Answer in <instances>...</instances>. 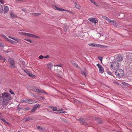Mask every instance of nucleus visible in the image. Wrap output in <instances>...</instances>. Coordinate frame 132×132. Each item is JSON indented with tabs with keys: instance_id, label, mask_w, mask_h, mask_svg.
Returning a JSON list of instances; mask_svg holds the SVG:
<instances>
[{
	"instance_id": "47",
	"label": "nucleus",
	"mask_w": 132,
	"mask_h": 132,
	"mask_svg": "<svg viewBox=\"0 0 132 132\" xmlns=\"http://www.w3.org/2000/svg\"><path fill=\"white\" fill-rule=\"evenodd\" d=\"M98 59L101 61V62H102V58L101 56H98Z\"/></svg>"
},
{
	"instance_id": "43",
	"label": "nucleus",
	"mask_w": 132,
	"mask_h": 132,
	"mask_svg": "<svg viewBox=\"0 0 132 132\" xmlns=\"http://www.w3.org/2000/svg\"><path fill=\"white\" fill-rule=\"evenodd\" d=\"M27 33H26V32H22L21 33V34L22 35L27 36Z\"/></svg>"
},
{
	"instance_id": "59",
	"label": "nucleus",
	"mask_w": 132,
	"mask_h": 132,
	"mask_svg": "<svg viewBox=\"0 0 132 132\" xmlns=\"http://www.w3.org/2000/svg\"><path fill=\"white\" fill-rule=\"evenodd\" d=\"M83 125H84L85 126H87L88 125V124L86 123L85 121V122L84 123Z\"/></svg>"
},
{
	"instance_id": "50",
	"label": "nucleus",
	"mask_w": 132,
	"mask_h": 132,
	"mask_svg": "<svg viewBox=\"0 0 132 132\" xmlns=\"http://www.w3.org/2000/svg\"><path fill=\"white\" fill-rule=\"evenodd\" d=\"M97 66L98 67V68L102 67L101 65L99 63H98L97 64Z\"/></svg>"
},
{
	"instance_id": "29",
	"label": "nucleus",
	"mask_w": 132,
	"mask_h": 132,
	"mask_svg": "<svg viewBox=\"0 0 132 132\" xmlns=\"http://www.w3.org/2000/svg\"><path fill=\"white\" fill-rule=\"evenodd\" d=\"M98 47H101V48H104L105 47V46L103 45H101L99 44H98Z\"/></svg>"
},
{
	"instance_id": "63",
	"label": "nucleus",
	"mask_w": 132,
	"mask_h": 132,
	"mask_svg": "<svg viewBox=\"0 0 132 132\" xmlns=\"http://www.w3.org/2000/svg\"><path fill=\"white\" fill-rule=\"evenodd\" d=\"M56 74H57V76H58V77H60V78H61V77H60V75H59V74H58L57 73H56Z\"/></svg>"
},
{
	"instance_id": "3",
	"label": "nucleus",
	"mask_w": 132,
	"mask_h": 132,
	"mask_svg": "<svg viewBox=\"0 0 132 132\" xmlns=\"http://www.w3.org/2000/svg\"><path fill=\"white\" fill-rule=\"evenodd\" d=\"M2 96L3 98L5 100H7L8 99L10 100L11 98L10 95L6 92L3 93L2 94Z\"/></svg>"
},
{
	"instance_id": "35",
	"label": "nucleus",
	"mask_w": 132,
	"mask_h": 132,
	"mask_svg": "<svg viewBox=\"0 0 132 132\" xmlns=\"http://www.w3.org/2000/svg\"><path fill=\"white\" fill-rule=\"evenodd\" d=\"M23 108L27 111L29 110H30L31 109L30 108H29L27 107H24Z\"/></svg>"
},
{
	"instance_id": "52",
	"label": "nucleus",
	"mask_w": 132,
	"mask_h": 132,
	"mask_svg": "<svg viewBox=\"0 0 132 132\" xmlns=\"http://www.w3.org/2000/svg\"><path fill=\"white\" fill-rule=\"evenodd\" d=\"M49 57H50V56L48 55H47L46 56H44V58L46 59Z\"/></svg>"
},
{
	"instance_id": "1",
	"label": "nucleus",
	"mask_w": 132,
	"mask_h": 132,
	"mask_svg": "<svg viewBox=\"0 0 132 132\" xmlns=\"http://www.w3.org/2000/svg\"><path fill=\"white\" fill-rule=\"evenodd\" d=\"M116 70L115 74L117 77L121 78L124 75V71L122 69L118 68Z\"/></svg>"
},
{
	"instance_id": "15",
	"label": "nucleus",
	"mask_w": 132,
	"mask_h": 132,
	"mask_svg": "<svg viewBox=\"0 0 132 132\" xmlns=\"http://www.w3.org/2000/svg\"><path fill=\"white\" fill-rule=\"evenodd\" d=\"M29 104H32V103H36L37 102L36 101L33 100L31 99H29Z\"/></svg>"
},
{
	"instance_id": "9",
	"label": "nucleus",
	"mask_w": 132,
	"mask_h": 132,
	"mask_svg": "<svg viewBox=\"0 0 132 132\" xmlns=\"http://www.w3.org/2000/svg\"><path fill=\"white\" fill-rule=\"evenodd\" d=\"M33 120L31 117H25L23 119V120H24L25 121H28L30 120Z\"/></svg>"
},
{
	"instance_id": "58",
	"label": "nucleus",
	"mask_w": 132,
	"mask_h": 132,
	"mask_svg": "<svg viewBox=\"0 0 132 132\" xmlns=\"http://www.w3.org/2000/svg\"><path fill=\"white\" fill-rule=\"evenodd\" d=\"M62 64H61L60 65H55L54 66H58V67H62Z\"/></svg>"
},
{
	"instance_id": "5",
	"label": "nucleus",
	"mask_w": 132,
	"mask_h": 132,
	"mask_svg": "<svg viewBox=\"0 0 132 132\" xmlns=\"http://www.w3.org/2000/svg\"><path fill=\"white\" fill-rule=\"evenodd\" d=\"M40 107V105L39 104H36L33 107L32 109L30 111V112L32 113L34 112L37 108H39Z\"/></svg>"
},
{
	"instance_id": "23",
	"label": "nucleus",
	"mask_w": 132,
	"mask_h": 132,
	"mask_svg": "<svg viewBox=\"0 0 132 132\" xmlns=\"http://www.w3.org/2000/svg\"><path fill=\"white\" fill-rule=\"evenodd\" d=\"M37 128L39 129L40 130L42 131H44V129L42 127L40 126H37Z\"/></svg>"
},
{
	"instance_id": "49",
	"label": "nucleus",
	"mask_w": 132,
	"mask_h": 132,
	"mask_svg": "<svg viewBox=\"0 0 132 132\" xmlns=\"http://www.w3.org/2000/svg\"><path fill=\"white\" fill-rule=\"evenodd\" d=\"M29 99H26L24 100V102L26 103H29Z\"/></svg>"
},
{
	"instance_id": "2",
	"label": "nucleus",
	"mask_w": 132,
	"mask_h": 132,
	"mask_svg": "<svg viewBox=\"0 0 132 132\" xmlns=\"http://www.w3.org/2000/svg\"><path fill=\"white\" fill-rule=\"evenodd\" d=\"M111 68L114 70L118 68L120 66L119 63L117 61L112 62L111 63Z\"/></svg>"
},
{
	"instance_id": "14",
	"label": "nucleus",
	"mask_w": 132,
	"mask_h": 132,
	"mask_svg": "<svg viewBox=\"0 0 132 132\" xmlns=\"http://www.w3.org/2000/svg\"><path fill=\"white\" fill-rule=\"evenodd\" d=\"M7 41L13 44H16L17 43L16 42L9 39Z\"/></svg>"
},
{
	"instance_id": "57",
	"label": "nucleus",
	"mask_w": 132,
	"mask_h": 132,
	"mask_svg": "<svg viewBox=\"0 0 132 132\" xmlns=\"http://www.w3.org/2000/svg\"><path fill=\"white\" fill-rule=\"evenodd\" d=\"M12 39L15 40L16 41H18V38H16L14 37H13V38H12Z\"/></svg>"
},
{
	"instance_id": "4",
	"label": "nucleus",
	"mask_w": 132,
	"mask_h": 132,
	"mask_svg": "<svg viewBox=\"0 0 132 132\" xmlns=\"http://www.w3.org/2000/svg\"><path fill=\"white\" fill-rule=\"evenodd\" d=\"M8 61L10 64L11 65V67L12 68H14L15 67V63L13 59H10L8 60Z\"/></svg>"
},
{
	"instance_id": "26",
	"label": "nucleus",
	"mask_w": 132,
	"mask_h": 132,
	"mask_svg": "<svg viewBox=\"0 0 132 132\" xmlns=\"http://www.w3.org/2000/svg\"><path fill=\"white\" fill-rule=\"evenodd\" d=\"M33 35H34L33 34L27 33V36L28 37H33Z\"/></svg>"
},
{
	"instance_id": "55",
	"label": "nucleus",
	"mask_w": 132,
	"mask_h": 132,
	"mask_svg": "<svg viewBox=\"0 0 132 132\" xmlns=\"http://www.w3.org/2000/svg\"><path fill=\"white\" fill-rule=\"evenodd\" d=\"M91 3H95V1L94 0H89Z\"/></svg>"
},
{
	"instance_id": "62",
	"label": "nucleus",
	"mask_w": 132,
	"mask_h": 132,
	"mask_svg": "<svg viewBox=\"0 0 132 132\" xmlns=\"http://www.w3.org/2000/svg\"><path fill=\"white\" fill-rule=\"evenodd\" d=\"M2 100V97L1 95L0 94V101H1Z\"/></svg>"
},
{
	"instance_id": "18",
	"label": "nucleus",
	"mask_w": 132,
	"mask_h": 132,
	"mask_svg": "<svg viewBox=\"0 0 132 132\" xmlns=\"http://www.w3.org/2000/svg\"><path fill=\"white\" fill-rule=\"evenodd\" d=\"M99 70L100 72V73H102L104 72V69L102 68V66L100 68H99Z\"/></svg>"
},
{
	"instance_id": "17",
	"label": "nucleus",
	"mask_w": 132,
	"mask_h": 132,
	"mask_svg": "<svg viewBox=\"0 0 132 132\" xmlns=\"http://www.w3.org/2000/svg\"><path fill=\"white\" fill-rule=\"evenodd\" d=\"M30 88L32 89L34 92H36L37 89V88L35 86H33L32 87H30Z\"/></svg>"
},
{
	"instance_id": "54",
	"label": "nucleus",
	"mask_w": 132,
	"mask_h": 132,
	"mask_svg": "<svg viewBox=\"0 0 132 132\" xmlns=\"http://www.w3.org/2000/svg\"><path fill=\"white\" fill-rule=\"evenodd\" d=\"M18 110H19V111L20 110H21L23 109L22 108H21L20 107H18L17 108Z\"/></svg>"
},
{
	"instance_id": "31",
	"label": "nucleus",
	"mask_w": 132,
	"mask_h": 132,
	"mask_svg": "<svg viewBox=\"0 0 132 132\" xmlns=\"http://www.w3.org/2000/svg\"><path fill=\"white\" fill-rule=\"evenodd\" d=\"M10 14H11V16L12 18H16L17 17V16L15 14H14L11 13Z\"/></svg>"
},
{
	"instance_id": "37",
	"label": "nucleus",
	"mask_w": 132,
	"mask_h": 132,
	"mask_svg": "<svg viewBox=\"0 0 132 132\" xmlns=\"http://www.w3.org/2000/svg\"><path fill=\"white\" fill-rule=\"evenodd\" d=\"M33 37L36 38H40L38 36H37L36 35L34 34L33 36Z\"/></svg>"
},
{
	"instance_id": "39",
	"label": "nucleus",
	"mask_w": 132,
	"mask_h": 132,
	"mask_svg": "<svg viewBox=\"0 0 132 132\" xmlns=\"http://www.w3.org/2000/svg\"><path fill=\"white\" fill-rule=\"evenodd\" d=\"M24 72L28 75L30 74V72L29 71H28L27 70H24Z\"/></svg>"
},
{
	"instance_id": "6",
	"label": "nucleus",
	"mask_w": 132,
	"mask_h": 132,
	"mask_svg": "<svg viewBox=\"0 0 132 132\" xmlns=\"http://www.w3.org/2000/svg\"><path fill=\"white\" fill-rule=\"evenodd\" d=\"M53 7L54 9H55L57 10H59L60 11H69L68 10H65L64 9H63L60 8L59 7L55 5H53Z\"/></svg>"
},
{
	"instance_id": "21",
	"label": "nucleus",
	"mask_w": 132,
	"mask_h": 132,
	"mask_svg": "<svg viewBox=\"0 0 132 132\" xmlns=\"http://www.w3.org/2000/svg\"><path fill=\"white\" fill-rule=\"evenodd\" d=\"M74 3L75 4V6L76 8L77 9H79L80 8V6L79 4H77L76 2H74Z\"/></svg>"
},
{
	"instance_id": "46",
	"label": "nucleus",
	"mask_w": 132,
	"mask_h": 132,
	"mask_svg": "<svg viewBox=\"0 0 132 132\" xmlns=\"http://www.w3.org/2000/svg\"><path fill=\"white\" fill-rule=\"evenodd\" d=\"M0 119L1 120H2L3 122L4 123L5 122H6V121L4 119V118H1Z\"/></svg>"
},
{
	"instance_id": "24",
	"label": "nucleus",
	"mask_w": 132,
	"mask_h": 132,
	"mask_svg": "<svg viewBox=\"0 0 132 132\" xmlns=\"http://www.w3.org/2000/svg\"><path fill=\"white\" fill-rule=\"evenodd\" d=\"M57 112L60 113H64L65 112L63 111V110L62 109L59 110H58Z\"/></svg>"
},
{
	"instance_id": "41",
	"label": "nucleus",
	"mask_w": 132,
	"mask_h": 132,
	"mask_svg": "<svg viewBox=\"0 0 132 132\" xmlns=\"http://www.w3.org/2000/svg\"><path fill=\"white\" fill-rule=\"evenodd\" d=\"M29 94L34 97H36V96H35V95L31 92H29Z\"/></svg>"
},
{
	"instance_id": "22",
	"label": "nucleus",
	"mask_w": 132,
	"mask_h": 132,
	"mask_svg": "<svg viewBox=\"0 0 132 132\" xmlns=\"http://www.w3.org/2000/svg\"><path fill=\"white\" fill-rule=\"evenodd\" d=\"M72 63L73 65L75 66V67H78V66L77 64L74 61H72Z\"/></svg>"
},
{
	"instance_id": "51",
	"label": "nucleus",
	"mask_w": 132,
	"mask_h": 132,
	"mask_svg": "<svg viewBox=\"0 0 132 132\" xmlns=\"http://www.w3.org/2000/svg\"><path fill=\"white\" fill-rule=\"evenodd\" d=\"M9 92H10V93L11 94H14V92H12V90L11 89H10V90Z\"/></svg>"
},
{
	"instance_id": "11",
	"label": "nucleus",
	"mask_w": 132,
	"mask_h": 132,
	"mask_svg": "<svg viewBox=\"0 0 132 132\" xmlns=\"http://www.w3.org/2000/svg\"><path fill=\"white\" fill-rule=\"evenodd\" d=\"M88 45L89 46L91 47H97L98 46V44L95 43H90L88 44Z\"/></svg>"
},
{
	"instance_id": "56",
	"label": "nucleus",
	"mask_w": 132,
	"mask_h": 132,
	"mask_svg": "<svg viewBox=\"0 0 132 132\" xmlns=\"http://www.w3.org/2000/svg\"><path fill=\"white\" fill-rule=\"evenodd\" d=\"M97 7H98V4L96 2H95V3H93Z\"/></svg>"
},
{
	"instance_id": "27",
	"label": "nucleus",
	"mask_w": 132,
	"mask_h": 132,
	"mask_svg": "<svg viewBox=\"0 0 132 132\" xmlns=\"http://www.w3.org/2000/svg\"><path fill=\"white\" fill-rule=\"evenodd\" d=\"M107 21L108 22L111 23H114V20H111L109 18L108 19Z\"/></svg>"
},
{
	"instance_id": "36",
	"label": "nucleus",
	"mask_w": 132,
	"mask_h": 132,
	"mask_svg": "<svg viewBox=\"0 0 132 132\" xmlns=\"http://www.w3.org/2000/svg\"><path fill=\"white\" fill-rule=\"evenodd\" d=\"M36 92L38 93H42V91L41 90L38 88L37 89Z\"/></svg>"
},
{
	"instance_id": "34",
	"label": "nucleus",
	"mask_w": 132,
	"mask_h": 132,
	"mask_svg": "<svg viewBox=\"0 0 132 132\" xmlns=\"http://www.w3.org/2000/svg\"><path fill=\"white\" fill-rule=\"evenodd\" d=\"M62 120L65 122L68 123L69 122L66 119L62 118Z\"/></svg>"
},
{
	"instance_id": "32",
	"label": "nucleus",
	"mask_w": 132,
	"mask_h": 132,
	"mask_svg": "<svg viewBox=\"0 0 132 132\" xmlns=\"http://www.w3.org/2000/svg\"><path fill=\"white\" fill-rule=\"evenodd\" d=\"M58 110H57L56 107H53V110L54 111H57Z\"/></svg>"
},
{
	"instance_id": "8",
	"label": "nucleus",
	"mask_w": 132,
	"mask_h": 132,
	"mask_svg": "<svg viewBox=\"0 0 132 132\" xmlns=\"http://www.w3.org/2000/svg\"><path fill=\"white\" fill-rule=\"evenodd\" d=\"M88 19L90 21L94 23H96L98 21V20L95 18H89Z\"/></svg>"
},
{
	"instance_id": "7",
	"label": "nucleus",
	"mask_w": 132,
	"mask_h": 132,
	"mask_svg": "<svg viewBox=\"0 0 132 132\" xmlns=\"http://www.w3.org/2000/svg\"><path fill=\"white\" fill-rule=\"evenodd\" d=\"M123 59V57L120 54L118 55L116 57L117 61H121Z\"/></svg>"
},
{
	"instance_id": "44",
	"label": "nucleus",
	"mask_w": 132,
	"mask_h": 132,
	"mask_svg": "<svg viewBox=\"0 0 132 132\" xmlns=\"http://www.w3.org/2000/svg\"><path fill=\"white\" fill-rule=\"evenodd\" d=\"M63 30L65 32H66L67 31V28L66 27H64L63 28Z\"/></svg>"
},
{
	"instance_id": "45",
	"label": "nucleus",
	"mask_w": 132,
	"mask_h": 132,
	"mask_svg": "<svg viewBox=\"0 0 132 132\" xmlns=\"http://www.w3.org/2000/svg\"><path fill=\"white\" fill-rule=\"evenodd\" d=\"M38 58L40 59H42L43 58H44V57L42 55H40L39 56Z\"/></svg>"
},
{
	"instance_id": "40",
	"label": "nucleus",
	"mask_w": 132,
	"mask_h": 132,
	"mask_svg": "<svg viewBox=\"0 0 132 132\" xmlns=\"http://www.w3.org/2000/svg\"><path fill=\"white\" fill-rule=\"evenodd\" d=\"M2 37L6 39L7 40L8 39H9L8 38H7V37H6L4 35H2Z\"/></svg>"
},
{
	"instance_id": "64",
	"label": "nucleus",
	"mask_w": 132,
	"mask_h": 132,
	"mask_svg": "<svg viewBox=\"0 0 132 132\" xmlns=\"http://www.w3.org/2000/svg\"><path fill=\"white\" fill-rule=\"evenodd\" d=\"M16 41L18 43H19L20 42V40H19L18 39V41Z\"/></svg>"
},
{
	"instance_id": "30",
	"label": "nucleus",
	"mask_w": 132,
	"mask_h": 132,
	"mask_svg": "<svg viewBox=\"0 0 132 132\" xmlns=\"http://www.w3.org/2000/svg\"><path fill=\"white\" fill-rule=\"evenodd\" d=\"M3 6L0 5V13L2 12L3 11Z\"/></svg>"
},
{
	"instance_id": "48",
	"label": "nucleus",
	"mask_w": 132,
	"mask_h": 132,
	"mask_svg": "<svg viewBox=\"0 0 132 132\" xmlns=\"http://www.w3.org/2000/svg\"><path fill=\"white\" fill-rule=\"evenodd\" d=\"M114 26L117 27H119V26L118 25L117 22H116V23H115Z\"/></svg>"
},
{
	"instance_id": "38",
	"label": "nucleus",
	"mask_w": 132,
	"mask_h": 132,
	"mask_svg": "<svg viewBox=\"0 0 132 132\" xmlns=\"http://www.w3.org/2000/svg\"><path fill=\"white\" fill-rule=\"evenodd\" d=\"M24 40H26V41L30 42V43H32V42L31 40L30 39H24Z\"/></svg>"
},
{
	"instance_id": "16",
	"label": "nucleus",
	"mask_w": 132,
	"mask_h": 132,
	"mask_svg": "<svg viewBox=\"0 0 132 132\" xmlns=\"http://www.w3.org/2000/svg\"><path fill=\"white\" fill-rule=\"evenodd\" d=\"M86 70L85 68H84L83 70V71H81V73L82 75H83L84 76H86Z\"/></svg>"
},
{
	"instance_id": "33",
	"label": "nucleus",
	"mask_w": 132,
	"mask_h": 132,
	"mask_svg": "<svg viewBox=\"0 0 132 132\" xmlns=\"http://www.w3.org/2000/svg\"><path fill=\"white\" fill-rule=\"evenodd\" d=\"M107 72L109 74L111 75L112 76V75H113L112 73L110 71H109V70H108L107 71Z\"/></svg>"
},
{
	"instance_id": "42",
	"label": "nucleus",
	"mask_w": 132,
	"mask_h": 132,
	"mask_svg": "<svg viewBox=\"0 0 132 132\" xmlns=\"http://www.w3.org/2000/svg\"><path fill=\"white\" fill-rule=\"evenodd\" d=\"M102 18L103 19L106 20L107 21L108 18L106 16H103L102 17Z\"/></svg>"
},
{
	"instance_id": "53",
	"label": "nucleus",
	"mask_w": 132,
	"mask_h": 132,
	"mask_svg": "<svg viewBox=\"0 0 132 132\" xmlns=\"http://www.w3.org/2000/svg\"><path fill=\"white\" fill-rule=\"evenodd\" d=\"M30 77L32 78H34L35 77V75L32 74L31 76H30Z\"/></svg>"
},
{
	"instance_id": "10",
	"label": "nucleus",
	"mask_w": 132,
	"mask_h": 132,
	"mask_svg": "<svg viewBox=\"0 0 132 132\" xmlns=\"http://www.w3.org/2000/svg\"><path fill=\"white\" fill-rule=\"evenodd\" d=\"M95 119L96 120V122L99 124L103 123V122L101 119L98 117H95Z\"/></svg>"
},
{
	"instance_id": "12",
	"label": "nucleus",
	"mask_w": 132,
	"mask_h": 132,
	"mask_svg": "<svg viewBox=\"0 0 132 132\" xmlns=\"http://www.w3.org/2000/svg\"><path fill=\"white\" fill-rule=\"evenodd\" d=\"M78 121H79L82 124H83L85 122V120L83 118H79L78 120Z\"/></svg>"
},
{
	"instance_id": "61",
	"label": "nucleus",
	"mask_w": 132,
	"mask_h": 132,
	"mask_svg": "<svg viewBox=\"0 0 132 132\" xmlns=\"http://www.w3.org/2000/svg\"><path fill=\"white\" fill-rule=\"evenodd\" d=\"M8 37H9V38H11V39L13 38V37H11V36H8Z\"/></svg>"
},
{
	"instance_id": "19",
	"label": "nucleus",
	"mask_w": 132,
	"mask_h": 132,
	"mask_svg": "<svg viewBox=\"0 0 132 132\" xmlns=\"http://www.w3.org/2000/svg\"><path fill=\"white\" fill-rule=\"evenodd\" d=\"M9 10V7L7 6H5V7L4 9V13H7Z\"/></svg>"
},
{
	"instance_id": "60",
	"label": "nucleus",
	"mask_w": 132,
	"mask_h": 132,
	"mask_svg": "<svg viewBox=\"0 0 132 132\" xmlns=\"http://www.w3.org/2000/svg\"><path fill=\"white\" fill-rule=\"evenodd\" d=\"M22 11H25V10H26V9L23 8L22 9Z\"/></svg>"
},
{
	"instance_id": "25",
	"label": "nucleus",
	"mask_w": 132,
	"mask_h": 132,
	"mask_svg": "<svg viewBox=\"0 0 132 132\" xmlns=\"http://www.w3.org/2000/svg\"><path fill=\"white\" fill-rule=\"evenodd\" d=\"M41 13H34L32 14V15L34 16H37L41 15Z\"/></svg>"
},
{
	"instance_id": "13",
	"label": "nucleus",
	"mask_w": 132,
	"mask_h": 132,
	"mask_svg": "<svg viewBox=\"0 0 132 132\" xmlns=\"http://www.w3.org/2000/svg\"><path fill=\"white\" fill-rule=\"evenodd\" d=\"M47 69L49 70H51V68L53 67V65L52 64V63L48 64H47Z\"/></svg>"
},
{
	"instance_id": "20",
	"label": "nucleus",
	"mask_w": 132,
	"mask_h": 132,
	"mask_svg": "<svg viewBox=\"0 0 132 132\" xmlns=\"http://www.w3.org/2000/svg\"><path fill=\"white\" fill-rule=\"evenodd\" d=\"M119 16H120L119 18H122L124 17L125 15L123 13H121L120 14H118Z\"/></svg>"
},
{
	"instance_id": "28",
	"label": "nucleus",
	"mask_w": 132,
	"mask_h": 132,
	"mask_svg": "<svg viewBox=\"0 0 132 132\" xmlns=\"http://www.w3.org/2000/svg\"><path fill=\"white\" fill-rule=\"evenodd\" d=\"M3 60V61L5 62L6 60V59L3 58V57L0 54V60Z\"/></svg>"
}]
</instances>
